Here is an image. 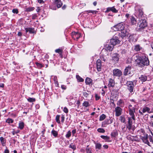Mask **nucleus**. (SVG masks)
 I'll list each match as a JSON object with an SVG mask.
<instances>
[{"label": "nucleus", "instance_id": "obj_1", "mask_svg": "<svg viewBox=\"0 0 153 153\" xmlns=\"http://www.w3.org/2000/svg\"><path fill=\"white\" fill-rule=\"evenodd\" d=\"M136 62L140 66H144L148 65L149 64V61L148 58L146 56L139 57L136 60Z\"/></svg>", "mask_w": 153, "mask_h": 153}, {"label": "nucleus", "instance_id": "obj_2", "mask_svg": "<svg viewBox=\"0 0 153 153\" xmlns=\"http://www.w3.org/2000/svg\"><path fill=\"white\" fill-rule=\"evenodd\" d=\"M132 119H131V117L128 118V120L127 122V123L126 125V128L128 129L129 131H130L131 129L133 130H134L133 128Z\"/></svg>", "mask_w": 153, "mask_h": 153}, {"label": "nucleus", "instance_id": "obj_3", "mask_svg": "<svg viewBox=\"0 0 153 153\" xmlns=\"http://www.w3.org/2000/svg\"><path fill=\"white\" fill-rule=\"evenodd\" d=\"M127 88L129 91L131 93L133 92L134 85L132 82L127 81L126 83Z\"/></svg>", "mask_w": 153, "mask_h": 153}, {"label": "nucleus", "instance_id": "obj_4", "mask_svg": "<svg viewBox=\"0 0 153 153\" xmlns=\"http://www.w3.org/2000/svg\"><path fill=\"white\" fill-rule=\"evenodd\" d=\"M139 29H143L147 26V23L146 20L141 19L138 24Z\"/></svg>", "mask_w": 153, "mask_h": 153}, {"label": "nucleus", "instance_id": "obj_5", "mask_svg": "<svg viewBox=\"0 0 153 153\" xmlns=\"http://www.w3.org/2000/svg\"><path fill=\"white\" fill-rule=\"evenodd\" d=\"M124 26L123 24L120 23L115 25L113 27V29L115 31L121 30L124 29Z\"/></svg>", "mask_w": 153, "mask_h": 153}, {"label": "nucleus", "instance_id": "obj_6", "mask_svg": "<svg viewBox=\"0 0 153 153\" xmlns=\"http://www.w3.org/2000/svg\"><path fill=\"white\" fill-rule=\"evenodd\" d=\"M129 33H130L128 31L123 30L121 31V33H119V35L120 37H121L122 38H124L125 37H128Z\"/></svg>", "mask_w": 153, "mask_h": 153}, {"label": "nucleus", "instance_id": "obj_7", "mask_svg": "<svg viewBox=\"0 0 153 153\" xmlns=\"http://www.w3.org/2000/svg\"><path fill=\"white\" fill-rule=\"evenodd\" d=\"M120 41L118 39L117 37L116 36L114 37L111 39L110 42L113 45L119 44L120 43Z\"/></svg>", "mask_w": 153, "mask_h": 153}, {"label": "nucleus", "instance_id": "obj_8", "mask_svg": "<svg viewBox=\"0 0 153 153\" xmlns=\"http://www.w3.org/2000/svg\"><path fill=\"white\" fill-rule=\"evenodd\" d=\"M113 74L114 76L119 77L122 75V72L119 69H115L113 70Z\"/></svg>", "mask_w": 153, "mask_h": 153}, {"label": "nucleus", "instance_id": "obj_9", "mask_svg": "<svg viewBox=\"0 0 153 153\" xmlns=\"http://www.w3.org/2000/svg\"><path fill=\"white\" fill-rule=\"evenodd\" d=\"M135 113V108L133 107L132 108H129V114L131 116V118L134 120H135L134 113Z\"/></svg>", "mask_w": 153, "mask_h": 153}, {"label": "nucleus", "instance_id": "obj_10", "mask_svg": "<svg viewBox=\"0 0 153 153\" xmlns=\"http://www.w3.org/2000/svg\"><path fill=\"white\" fill-rule=\"evenodd\" d=\"M141 138L144 143L147 144L150 146H151L150 145L149 142L148 140V135L147 134L145 135L143 137H141Z\"/></svg>", "mask_w": 153, "mask_h": 153}, {"label": "nucleus", "instance_id": "obj_11", "mask_svg": "<svg viewBox=\"0 0 153 153\" xmlns=\"http://www.w3.org/2000/svg\"><path fill=\"white\" fill-rule=\"evenodd\" d=\"M122 110L119 107L117 106L115 108V111L116 112L115 115L116 116H119L120 115L122 114Z\"/></svg>", "mask_w": 153, "mask_h": 153}, {"label": "nucleus", "instance_id": "obj_12", "mask_svg": "<svg viewBox=\"0 0 153 153\" xmlns=\"http://www.w3.org/2000/svg\"><path fill=\"white\" fill-rule=\"evenodd\" d=\"M101 61L100 59H98L96 62V66L97 70L98 71H101Z\"/></svg>", "mask_w": 153, "mask_h": 153}, {"label": "nucleus", "instance_id": "obj_13", "mask_svg": "<svg viewBox=\"0 0 153 153\" xmlns=\"http://www.w3.org/2000/svg\"><path fill=\"white\" fill-rule=\"evenodd\" d=\"M114 47L113 45L111 43L105 45V50L107 51H111Z\"/></svg>", "mask_w": 153, "mask_h": 153}, {"label": "nucleus", "instance_id": "obj_14", "mask_svg": "<svg viewBox=\"0 0 153 153\" xmlns=\"http://www.w3.org/2000/svg\"><path fill=\"white\" fill-rule=\"evenodd\" d=\"M119 56L118 54L114 53L113 55L112 59L115 62H117L119 60Z\"/></svg>", "mask_w": 153, "mask_h": 153}, {"label": "nucleus", "instance_id": "obj_15", "mask_svg": "<svg viewBox=\"0 0 153 153\" xmlns=\"http://www.w3.org/2000/svg\"><path fill=\"white\" fill-rule=\"evenodd\" d=\"M100 137L104 140L105 142H111V140L110 139V137L108 136L101 135Z\"/></svg>", "mask_w": 153, "mask_h": 153}, {"label": "nucleus", "instance_id": "obj_16", "mask_svg": "<svg viewBox=\"0 0 153 153\" xmlns=\"http://www.w3.org/2000/svg\"><path fill=\"white\" fill-rule=\"evenodd\" d=\"M54 1L58 8L62 6V3L60 0H54Z\"/></svg>", "mask_w": 153, "mask_h": 153}, {"label": "nucleus", "instance_id": "obj_17", "mask_svg": "<svg viewBox=\"0 0 153 153\" xmlns=\"http://www.w3.org/2000/svg\"><path fill=\"white\" fill-rule=\"evenodd\" d=\"M117 105L121 107H123L125 105V103L122 100L120 99L117 101Z\"/></svg>", "mask_w": 153, "mask_h": 153}, {"label": "nucleus", "instance_id": "obj_18", "mask_svg": "<svg viewBox=\"0 0 153 153\" xmlns=\"http://www.w3.org/2000/svg\"><path fill=\"white\" fill-rule=\"evenodd\" d=\"M115 85L114 80L111 79H110L109 81V83L108 84V86L109 87H113Z\"/></svg>", "mask_w": 153, "mask_h": 153}, {"label": "nucleus", "instance_id": "obj_19", "mask_svg": "<svg viewBox=\"0 0 153 153\" xmlns=\"http://www.w3.org/2000/svg\"><path fill=\"white\" fill-rule=\"evenodd\" d=\"M25 30L26 33L29 32L30 33H34L35 30L33 28H25Z\"/></svg>", "mask_w": 153, "mask_h": 153}, {"label": "nucleus", "instance_id": "obj_20", "mask_svg": "<svg viewBox=\"0 0 153 153\" xmlns=\"http://www.w3.org/2000/svg\"><path fill=\"white\" fill-rule=\"evenodd\" d=\"M131 69V66H128L126 67L125 69L123 72L124 74L125 75H126L128 74V71H130Z\"/></svg>", "mask_w": 153, "mask_h": 153}, {"label": "nucleus", "instance_id": "obj_21", "mask_svg": "<svg viewBox=\"0 0 153 153\" xmlns=\"http://www.w3.org/2000/svg\"><path fill=\"white\" fill-rule=\"evenodd\" d=\"M150 108L147 107H145L143 108L142 110V112L143 113L146 112V111L148 112V113H151V112H149Z\"/></svg>", "mask_w": 153, "mask_h": 153}, {"label": "nucleus", "instance_id": "obj_22", "mask_svg": "<svg viewBox=\"0 0 153 153\" xmlns=\"http://www.w3.org/2000/svg\"><path fill=\"white\" fill-rule=\"evenodd\" d=\"M142 48L139 45H135L134 48V50L136 51H140L141 49Z\"/></svg>", "mask_w": 153, "mask_h": 153}, {"label": "nucleus", "instance_id": "obj_23", "mask_svg": "<svg viewBox=\"0 0 153 153\" xmlns=\"http://www.w3.org/2000/svg\"><path fill=\"white\" fill-rule=\"evenodd\" d=\"M92 80L90 78L87 77L85 79V83L86 84L90 85L92 84Z\"/></svg>", "mask_w": 153, "mask_h": 153}, {"label": "nucleus", "instance_id": "obj_24", "mask_svg": "<svg viewBox=\"0 0 153 153\" xmlns=\"http://www.w3.org/2000/svg\"><path fill=\"white\" fill-rule=\"evenodd\" d=\"M140 80L142 82H145L147 80V77L144 75H142L140 77H139Z\"/></svg>", "mask_w": 153, "mask_h": 153}, {"label": "nucleus", "instance_id": "obj_25", "mask_svg": "<svg viewBox=\"0 0 153 153\" xmlns=\"http://www.w3.org/2000/svg\"><path fill=\"white\" fill-rule=\"evenodd\" d=\"M135 35L134 34H133L132 35H130V33H129V35L128 38H129V39L131 40H132V41H136V40L135 39V40H134V38L135 37Z\"/></svg>", "mask_w": 153, "mask_h": 153}, {"label": "nucleus", "instance_id": "obj_26", "mask_svg": "<svg viewBox=\"0 0 153 153\" xmlns=\"http://www.w3.org/2000/svg\"><path fill=\"white\" fill-rule=\"evenodd\" d=\"M131 21L132 25L135 24L136 23V20L133 16H131Z\"/></svg>", "mask_w": 153, "mask_h": 153}, {"label": "nucleus", "instance_id": "obj_27", "mask_svg": "<svg viewBox=\"0 0 153 153\" xmlns=\"http://www.w3.org/2000/svg\"><path fill=\"white\" fill-rule=\"evenodd\" d=\"M19 125V128L20 129H22L23 128L24 126V124L23 122H20Z\"/></svg>", "mask_w": 153, "mask_h": 153}, {"label": "nucleus", "instance_id": "obj_28", "mask_svg": "<svg viewBox=\"0 0 153 153\" xmlns=\"http://www.w3.org/2000/svg\"><path fill=\"white\" fill-rule=\"evenodd\" d=\"M138 16L139 17L142 18L143 15V13L141 9H139L138 11Z\"/></svg>", "mask_w": 153, "mask_h": 153}, {"label": "nucleus", "instance_id": "obj_29", "mask_svg": "<svg viewBox=\"0 0 153 153\" xmlns=\"http://www.w3.org/2000/svg\"><path fill=\"white\" fill-rule=\"evenodd\" d=\"M118 135V132L116 131H114L112 132L111 134V135L112 137H117Z\"/></svg>", "mask_w": 153, "mask_h": 153}, {"label": "nucleus", "instance_id": "obj_30", "mask_svg": "<svg viewBox=\"0 0 153 153\" xmlns=\"http://www.w3.org/2000/svg\"><path fill=\"white\" fill-rule=\"evenodd\" d=\"M73 37L75 39L76 38L77 40L80 37V35L77 33H75L73 35Z\"/></svg>", "mask_w": 153, "mask_h": 153}, {"label": "nucleus", "instance_id": "obj_31", "mask_svg": "<svg viewBox=\"0 0 153 153\" xmlns=\"http://www.w3.org/2000/svg\"><path fill=\"white\" fill-rule=\"evenodd\" d=\"M76 77L78 82H82L84 81V79L79 75H76Z\"/></svg>", "mask_w": 153, "mask_h": 153}, {"label": "nucleus", "instance_id": "obj_32", "mask_svg": "<svg viewBox=\"0 0 153 153\" xmlns=\"http://www.w3.org/2000/svg\"><path fill=\"white\" fill-rule=\"evenodd\" d=\"M90 92L89 91H87V92L85 91L83 92V95L86 97H87L89 94V93H90Z\"/></svg>", "mask_w": 153, "mask_h": 153}, {"label": "nucleus", "instance_id": "obj_33", "mask_svg": "<svg viewBox=\"0 0 153 153\" xmlns=\"http://www.w3.org/2000/svg\"><path fill=\"white\" fill-rule=\"evenodd\" d=\"M51 133L53 134V135L55 137H57L58 135L57 132L55 131L54 130H53L51 131Z\"/></svg>", "mask_w": 153, "mask_h": 153}, {"label": "nucleus", "instance_id": "obj_34", "mask_svg": "<svg viewBox=\"0 0 153 153\" xmlns=\"http://www.w3.org/2000/svg\"><path fill=\"white\" fill-rule=\"evenodd\" d=\"M102 145L100 143H97L96 144L95 148L96 149H100L101 148Z\"/></svg>", "mask_w": 153, "mask_h": 153}, {"label": "nucleus", "instance_id": "obj_35", "mask_svg": "<svg viewBox=\"0 0 153 153\" xmlns=\"http://www.w3.org/2000/svg\"><path fill=\"white\" fill-rule=\"evenodd\" d=\"M69 148H71L74 150L76 149V146L74 145L73 144V143H71L70 145Z\"/></svg>", "mask_w": 153, "mask_h": 153}, {"label": "nucleus", "instance_id": "obj_36", "mask_svg": "<svg viewBox=\"0 0 153 153\" xmlns=\"http://www.w3.org/2000/svg\"><path fill=\"white\" fill-rule=\"evenodd\" d=\"M28 101L30 102H33L35 101V99L34 98H32L29 97L27 99Z\"/></svg>", "mask_w": 153, "mask_h": 153}, {"label": "nucleus", "instance_id": "obj_37", "mask_svg": "<svg viewBox=\"0 0 153 153\" xmlns=\"http://www.w3.org/2000/svg\"><path fill=\"white\" fill-rule=\"evenodd\" d=\"M86 12L88 13H92V14H96L97 12V11L91 10H87L86 11Z\"/></svg>", "mask_w": 153, "mask_h": 153}, {"label": "nucleus", "instance_id": "obj_38", "mask_svg": "<svg viewBox=\"0 0 153 153\" xmlns=\"http://www.w3.org/2000/svg\"><path fill=\"white\" fill-rule=\"evenodd\" d=\"M106 117V116L104 114H102L100 116V120L102 121Z\"/></svg>", "mask_w": 153, "mask_h": 153}, {"label": "nucleus", "instance_id": "obj_39", "mask_svg": "<svg viewBox=\"0 0 153 153\" xmlns=\"http://www.w3.org/2000/svg\"><path fill=\"white\" fill-rule=\"evenodd\" d=\"M55 51L56 53H59L60 55H61L62 54V50L60 49H56L55 50Z\"/></svg>", "mask_w": 153, "mask_h": 153}, {"label": "nucleus", "instance_id": "obj_40", "mask_svg": "<svg viewBox=\"0 0 153 153\" xmlns=\"http://www.w3.org/2000/svg\"><path fill=\"white\" fill-rule=\"evenodd\" d=\"M60 116L59 115H57L56 117V122L58 123H60V122L59 120Z\"/></svg>", "mask_w": 153, "mask_h": 153}, {"label": "nucleus", "instance_id": "obj_41", "mask_svg": "<svg viewBox=\"0 0 153 153\" xmlns=\"http://www.w3.org/2000/svg\"><path fill=\"white\" fill-rule=\"evenodd\" d=\"M34 9V7H30L27 8L26 9V11L27 12H30L33 10Z\"/></svg>", "mask_w": 153, "mask_h": 153}, {"label": "nucleus", "instance_id": "obj_42", "mask_svg": "<svg viewBox=\"0 0 153 153\" xmlns=\"http://www.w3.org/2000/svg\"><path fill=\"white\" fill-rule=\"evenodd\" d=\"M36 64L37 66V67L39 68H41L43 66V65L40 63L36 62Z\"/></svg>", "mask_w": 153, "mask_h": 153}, {"label": "nucleus", "instance_id": "obj_43", "mask_svg": "<svg viewBox=\"0 0 153 153\" xmlns=\"http://www.w3.org/2000/svg\"><path fill=\"white\" fill-rule=\"evenodd\" d=\"M97 131L100 133H104L105 132V130L102 128H99L97 129Z\"/></svg>", "mask_w": 153, "mask_h": 153}, {"label": "nucleus", "instance_id": "obj_44", "mask_svg": "<svg viewBox=\"0 0 153 153\" xmlns=\"http://www.w3.org/2000/svg\"><path fill=\"white\" fill-rule=\"evenodd\" d=\"M71 132L70 131H68L67 134H66L65 136L67 138H69L70 137H71Z\"/></svg>", "mask_w": 153, "mask_h": 153}, {"label": "nucleus", "instance_id": "obj_45", "mask_svg": "<svg viewBox=\"0 0 153 153\" xmlns=\"http://www.w3.org/2000/svg\"><path fill=\"white\" fill-rule=\"evenodd\" d=\"M88 146H87V148L86 149V151L87 153H92L91 149L90 148H88Z\"/></svg>", "mask_w": 153, "mask_h": 153}, {"label": "nucleus", "instance_id": "obj_46", "mask_svg": "<svg viewBox=\"0 0 153 153\" xmlns=\"http://www.w3.org/2000/svg\"><path fill=\"white\" fill-rule=\"evenodd\" d=\"M13 120L11 119L8 118L6 120V122L8 123H12L13 122Z\"/></svg>", "mask_w": 153, "mask_h": 153}, {"label": "nucleus", "instance_id": "obj_47", "mask_svg": "<svg viewBox=\"0 0 153 153\" xmlns=\"http://www.w3.org/2000/svg\"><path fill=\"white\" fill-rule=\"evenodd\" d=\"M83 105L85 107H87L89 106V103L87 101L84 102L83 103Z\"/></svg>", "mask_w": 153, "mask_h": 153}, {"label": "nucleus", "instance_id": "obj_48", "mask_svg": "<svg viewBox=\"0 0 153 153\" xmlns=\"http://www.w3.org/2000/svg\"><path fill=\"white\" fill-rule=\"evenodd\" d=\"M120 118L121 122L123 123H124L126 121L125 118L121 116Z\"/></svg>", "mask_w": 153, "mask_h": 153}, {"label": "nucleus", "instance_id": "obj_49", "mask_svg": "<svg viewBox=\"0 0 153 153\" xmlns=\"http://www.w3.org/2000/svg\"><path fill=\"white\" fill-rule=\"evenodd\" d=\"M0 140L1 141V143L3 145H4L5 144V142L4 140V138L3 137H0Z\"/></svg>", "mask_w": 153, "mask_h": 153}, {"label": "nucleus", "instance_id": "obj_50", "mask_svg": "<svg viewBox=\"0 0 153 153\" xmlns=\"http://www.w3.org/2000/svg\"><path fill=\"white\" fill-rule=\"evenodd\" d=\"M111 11L115 13H117L118 12V10H117L114 7H111Z\"/></svg>", "mask_w": 153, "mask_h": 153}, {"label": "nucleus", "instance_id": "obj_51", "mask_svg": "<svg viewBox=\"0 0 153 153\" xmlns=\"http://www.w3.org/2000/svg\"><path fill=\"white\" fill-rule=\"evenodd\" d=\"M12 12L13 13H16L17 14L18 13V9H14L12 10Z\"/></svg>", "mask_w": 153, "mask_h": 153}, {"label": "nucleus", "instance_id": "obj_52", "mask_svg": "<svg viewBox=\"0 0 153 153\" xmlns=\"http://www.w3.org/2000/svg\"><path fill=\"white\" fill-rule=\"evenodd\" d=\"M63 111L65 113H67L68 112V109L66 107L64 108L63 109Z\"/></svg>", "mask_w": 153, "mask_h": 153}, {"label": "nucleus", "instance_id": "obj_53", "mask_svg": "<svg viewBox=\"0 0 153 153\" xmlns=\"http://www.w3.org/2000/svg\"><path fill=\"white\" fill-rule=\"evenodd\" d=\"M149 139L150 142H153V140L152 136H150L149 137Z\"/></svg>", "mask_w": 153, "mask_h": 153}, {"label": "nucleus", "instance_id": "obj_54", "mask_svg": "<svg viewBox=\"0 0 153 153\" xmlns=\"http://www.w3.org/2000/svg\"><path fill=\"white\" fill-rule=\"evenodd\" d=\"M61 87L62 89L65 90L66 88V87L65 85H62Z\"/></svg>", "mask_w": 153, "mask_h": 153}, {"label": "nucleus", "instance_id": "obj_55", "mask_svg": "<svg viewBox=\"0 0 153 153\" xmlns=\"http://www.w3.org/2000/svg\"><path fill=\"white\" fill-rule=\"evenodd\" d=\"M54 82L55 84L56 85V86L57 87H58L59 84V83L58 82V81L55 80L54 81Z\"/></svg>", "mask_w": 153, "mask_h": 153}, {"label": "nucleus", "instance_id": "obj_56", "mask_svg": "<svg viewBox=\"0 0 153 153\" xmlns=\"http://www.w3.org/2000/svg\"><path fill=\"white\" fill-rule=\"evenodd\" d=\"M111 11V7H108L106 11V12H108L109 11Z\"/></svg>", "mask_w": 153, "mask_h": 153}, {"label": "nucleus", "instance_id": "obj_57", "mask_svg": "<svg viewBox=\"0 0 153 153\" xmlns=\"http://www.w3.org/2000/svg\"><path fill=\"white\" fill-rule=\"evenodd\" d=\"M95 97L96 100H98L100 98V97L97 96V94H96L95 95Z\"/></svg>", "mask_w": 153, "mask_h": 153}, {"label": "nucleus", "instance_id": "obj_58", "mask_svg": "<svg viewBox=\"0 0 153 153\" xmlns=\"http://www.w3.org/2000/svg\"><path fill=\"white\" fill-rule=\"evenodd\" d=\"M22 32H18V36H22Z\"/></svg>", "mask_w": 153, "mask_h": 153}, {"label": "nucleus", "instance_id": "obj_59", "mask_svg": "<svg viewBox=\"0 0 153 153\" xmlns=\"http://www.w3.org/2000/svg\"><path fill=\"white\" fill-rule=\"evenodd\" d=\"M76 133V129H74L72 131V133L73 135Z\"/></svg>", "mask_w": 153, "mask_h": 153}, {"label": "nucleus", "instance_id": "obj_60", "mask_svg": "<svg viewBox=\"0 0 153 153\" xmlns=\"http://www.w3.org/2000/svg\"><path fill=\"white\" fill-rule=\"evenodd\" d=\"M61 121L63 122L64 120V117L63 116H62L61 117Z\"/></svg>", "mask_w": 153, "mask_h": 153}, {"label": "nucleus", "instance_id": "obj_61", "mask_svg": "<svg viewBox=\"0 0 153 153\" xmlns=\"http://www.w3.org/2000/svg\"><path fill=\"white\" fill-rule=\"evenodd\" d=\"M103 147H104L105 148L107 149L108 148V146L107 145H104L103 146Z\"/></svg>", "mask_w": 153, "mask_h": 153}, {"label": "nucleus", "instance_id": "obj_62", "mask_svg": "<svg viewBox=\"0 0 153 153\" xmlns=\"http://www.w3.org/2000/svg\"><path fill=\"white\" fill-rule=\"evenodd\" d=\"M4 153H9V151L8 149H6L4 152Z\"/></svg>", "mask_w": 153, "mask_h": 153}, {"label": "nucleus", "instance_id": "obj_63", "mask_svg": "<svg viewBox=\"0 0 153 153\" xmlns=\"http://www.w3.org/2000/svg\"><path fill=\"white\" fill-rule=\"evenodd\" d=\"M4 84L3 83H0V87L1 88H3L4 87Z\"/></svg>", "mask_w": 153, "mask_h": 153}, {"label": "nucleus", "instance_id": "obj_64", "mask_svg": "<svg viewBox=\"0 0 153 153\" xmlns=\"http://www.w3.org/2000/svg\"><path fill=\"white\" fill-rule=\"evenodd\" d=\"M66 6L65 5H64L62 7V8L63 10H64L66 8Z\"/></svg>", "mask_w": 153, "mask_h": 153}]
</instances>
